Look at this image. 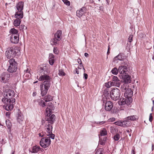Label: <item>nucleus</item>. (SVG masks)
<instances>
[{"label":"nucleus","mask_w":154,"mask_h":154,"mask_svg":"<svg viewBox=\"0 0 154 154\" xmlns=\"http://www.w3.org/2000/svg\"><path fill=\"white\" fill-rule=\"evenodd\" d=\"M85 56L86 57H88V54L87 53H85Z\"/></svg>","instance_id":"63"},{"label":"nucleus","mask_w":154,"mask_h":154,"mask_svg":"<svg viewBox=\"0 0 154 154\" xmlns=\"http://www.w3.org/2000/svg\"><path fill=\"white\" fill-rule=\"evenodd\" d=\"M68 8V9L69 10H70V11L72 10V7H71V6H69L68 7V8Z\"/></svg>","instance_id":"59"},{"label":"nucleus","mask_w":154,"mask_h":154,"mask_svg":"<svg viewBox=\"0 0 154 154\" xmlns=\"http://www.w3.org/2000/svg\"><path fill=\"white\" fill-rule=\"evenodd\" d=\"M153 117L152 116V114L151 113L149 115V120L150 122H152V120Z\"/></svg>","instance_id":"52"},{"label":"nucleus","mask_w":154,"mask_h":154,"mask_svg":"<svg viewBox=\"0 0 154 154\" xmlns=\"http://www.w3.org/2000/svg\"><path fill=\"white\" fill-rule=\"evenodd\" d=\"M100 133V135L102 136L106 135L107 134V131L106 129L103 128L101 130Z\"/></svg>","instance_id":"32"},{"label":"nucleus","mask_w":154,"mask_h":154,"mask_svg":"<svg viewBox=\"0 0 154 154\" xmlns=\"http://www.w3.org/2000/svg\"><path fill=\"white\" fill-rule=\"evenodd\" d=\"M30 72V70L29 69H27V70H24V72L25 73L24 75H25L26 74H29V75H28L29 76H30L31 73Z\"/></svg>","instance_id":"45"},{"label":"nucleus","mask_w":154,"mask_h":154,"mask_svg":"<svg viewBox=\"0 0 154 154\" xmlns=\"http://www.w3.org/2000/svg\"><path fill=\"white\" fill-rule=\"evenodd\" d=\"M44 100L46 102L51 101L53 100V97L51 95H47L43 98Z\"/></svg>","instance_id":"30"},{"label":"nucleus","mask_w":154,"mask_h":154,"mask_svg":"<svg viewBox=\"0 0 154 154\" xmlns=\"http://www.w3.org/2000/svg\"><path fill=\"white\" fill-rule=\"evenodd\" d=\"M9 32L11 33V35H19L18 30L14 28L11 29Z\"/></svg>","instance_id":"27"},{"label":"nucleus","mask_w":154,"mask_h":154,"mask_svg":"<svg viewBox=\"0 0 154 154\" xmlns=\"http://www.w3.org/2000/svg\"><path fill=\"white\" fill-rule=\"evenodd\" d=\"M15 17L16 19L14 20L13 22V25L15 26H19L20 23L21 21V19L23 17H21L20 16L16 17L15 16Z\"/></svg>","instance_id":"16"},{"label":"nucleus","mask_w":154,"mask_h":154,"mask_svg":"<svg viewBox=\"0 0 154 154\" xmlns=\"http://www.w3.org/2000/svg\"><path fill=\"white\" fill-rule=\"evenodd\" d=\"M106 141V138L105 137H104L102 139L101 138L100 139L99 142L100 143L101 145H104Z\"/></svg>","instance_id":"34"},{"label":"nucleus","mask_w":154,"mask_h":154,"mask_svg":"<svg viewBox=\"0 0 154 154\" xmlns=\"http://www.w3.org/2000/svg\"><path fill=\"white\" fill-rule=\"evenodd\" d=\"M40 147L39 146H34L32 148L29 149V151L32 153H36L39 151L40 150Z\"/></svg>","instance_id":"20"},{"label":"nucleus","mask_w":154,"mask_h":154,"mask_svg":"<svg viewBox=\"0 0 154 154\" xmlns=\"http://www.w3.org/2000/svg\"><path fill=\"white\" fill-rule=\"evenodd\" d=\"M99 8H100V11H103V6H101Z\"/></svg>","instance_id":"64"},{"label":"nucleus","mask_w":154,"mask_h":154,"mask_svg":"<svg viewBox=\"0 0 154 154\" xmlns=\"http://www.w3.org/2000/svg\"><path fill=\"white\" fill-rule=\"evenodd\" d=\"M111 85L112 86L119 87L121 85V82L117 77L112 75L111 77Z\"/></svg>","instance_id":"9"},{"label":"nucleus","mask_w":154,"mask_h":154,"mask_svg":"<svg viewBox=\"0 0 154 154\" xmlns=\"http://www.w3.org/2000/svg\"><path fill=\"white\" fill-rule=\"evenodd\" d=\"M126 118L122 121V127H127L130 125V122L129 120H126Z\"/></svg>","instance_id":"28"},{"label":"nucleus","mask_w":154,"mask_h":154,"mask_svg":"<svg viewBox=\"0 0 154 154\" xmlns=\"http://www.w3.org/2000/svg\"><path fill=\"white\" fill-rule=\"evenodd\" d=\"M51 79V77L46 74H44L41 75L38 79L39 81H42L45 80V81H48L50 80Z\"/></svg>","instance_id":"19"},{"label":"nucleus","mask_w":154,"mask_h":154,"mask_svg":"<svg viewBox=\"0 0 154 154\" xmlns=\"http://www.w3.org/2000/svg\"><path fill=\"white\" fill-rule=\"evenodd\" d=\"M10 75L7 72H3L0 76V81L2 83H6L9 79Z\"/></svg>","instance_id":"11"},{"label":"nucleus","mask_w":154,"mask_h":154,"mask_svg":"<svg viewBox=\"0 0 154 154\" xmlns=\"http://www.w3.org/2000/svg\"><path fill=\"white\" fill-rule=\"evenodd\" d=\"M50 136L49 137H43L40 141L39 143L41 146L43 148L48 147L51 144V140Z\"/></svg>","instance_id":"8"},{"label":"nucleus","mask_w":154,"mask_h":154,"mask_svg":"<svg viewBox=\"0 0 154 154\" xmlns=\"http://www.w3.org/2000/svg\"><path fill=\"white\" fill-rule=\"evenodd\" d=\"M86 11V8L82 7L80 9L76 11V16L79 18L81 17Z\"/></svg>","instance_id":"18"},{"label":"nucleus","mask_w":154,"mask_h":154,"mask_svg":"<svg viewBox=\"0 0 154 154\" xmlns=\"http://www.w3.org/2000/svg\"><path fill=\"white\" fill-rule=\"evenodd\" d=\"M6 124L8 129H9V131H10L12 125L11 123L9 120H7L6 121Z\"/></svg>","instance_id":"31"},{"label":"nucleus","mask_w":154,"mask_h":154,"mask_svg":"<svg viewBox=\"0 0 154 154\" xmlns=\"http://www.w3.org/2000/svg\"><path fill=\"white\" fill-rule=\"evenodd\" d=\"M133 35H130L128 37V40L130 42H131L132 41Z\"/></svg>","instance_id":"49"},{"label":"nucleus","mask_w":154,"mask_h":154,"mask_svg":"<svg viewBox=\"0 0 154 154\" xmlns=\"http://www.w3.org/2000/svg\"><path fill=\"white\" fill-rule=\"evenodd\" d=\"M78 63L79 64V63H82V61L80 59H78Z\"/></svg>","instance_id":"62"},{"label":"nucleus","mask_w":154,"mask_h":154,"mask_svg":"<svg viewBox=\"0 0 154 154\" xmlns=\"http://www.w3.org/2000/svg\"><path fill=\"white\" fill-rule=\"evenodd\" d=\"M106 122L105 121H103L101 122H96L95 123L97 124H99L100 125H102L105 123Z\"/></svg>","instance_id":"48"},{"label":"nucleus","mask_w":154,"mask_h":154,"mask_svg":"<svg viewBox=\"0 0 154 154\" xmlns=\"http://www.w3.org/2000/svg\"><path fill=\"white\" fill-rule=\"evenodd\" d=\"M55 116L54 114H52L51 117H49L48 118V119H47L46 120V122H49V121L50 120H53L54 121H54H55Z\"/></svg>","instance_id":"37"},{"label":"nucleus","mask_w":154,"mask_h":154,"mask_svg":"<svg viewBox=\"0 0 154 154\" xmlns=\"http://www.w3.org/2000/svg\"><path fill=\"white\" fill-rule=\"evenodd\" d=\"M54 60L53 59H49V63L51 65H53L54 63Z\"/></svg>","instance_id":"47"},{"label":"nucleus","mask_w":154,"mask_h":154,"mask_svg":"<svg viewBox=\"0 0 154 154\" xmlns=\"http://www.w3.org/2000/svg\"><path fill=\"white\" fill-rule=\"evenodd\" d=\"M115 118H110L109 120L110 122H113L115 121Z\"/></svg>","instance_id":"56"},{"label":"nucleus","mask_w":154,"mask_h":154,"mask_svg":"<svg viewBox=\"0 0 154 154\" xmlns=\"http://www.w3.org/2000/svg\"><path fill=\"white\" fill-rule=\"evenodd\" d=\"M9 65L8 69V71L10 73L15 72L17 69L18 63L13 58L10 59L8 61Z\"/></svg>","instance_id":"4"},{"label":"nucleus","mask_w":154,"mask_h":154,"mask_svg":"<svg viewBox=\"0 0 154 154\" xmlns=\"http://www.w3.org/2000/svg\"><path fill=\"white\" fill-rule=\"evenodd\" d=\"M37 101L38 105L42 107H44L46 106V103L42 100L39 99L37 100Z\"/></svg>","instance_id":"29"},{"label":"nucleus","mask_w":154,"mask_h":154,"mask_svg":"<svg viewBox=\"0 0 154 154\" xmlns=\"http://www.w3.org/2000/svg\"><path fill=\"white\" fill-rule=\"evenodd\" d=\"M24 118L23 115L20 112V110L18 112V116L17 118V121L20 124H22V122L23 121Z\"/></svg>","instance_id":"21"},{"label":"nucleus","mask_w":154,"mask_h":154,"mask_svg":"<svg viewBox=\"0 0 154 154\" xmlns=\"http://www.w3.org/2000/svg\"><path fill=\"white\" fill-rule=\"evenodd\" d=\"M105 86L106 87V88H109L111 86H112L111 85V81L109 82H106L105 84Z\"/></svg>","instance_id":"38"},{"label":"nucleus","mask_w":154,"mask_h":154,"mask_svg":"<svg viewBox=\"0 0 154 154\" xmlns=\"http://www.w3.org/2000/svg\"><path fill=\"white\" fill-rule=\"evenodd\" d=\"M19 28L20 30L22 31H23L24 30H26L27 29V27L23 25H21Z\"/></svg>","instance_id":"39"},{"label":"nucleus","mask_w":154,"mask_h":154,"mask_svg":"<svg viewBox=\"0 0 154 154\" xmlns=\"http://www.w3.org/2000/svg\"><path fill=\"white\" fill-rule=\"evenodd\" d=\"M120 138L119 135L118 134H116L114 137V139L116 141L118 140Z\"/></svg>","instance_id":"44"},{"label":"nucleus","mask_w":154,"mask_h":154,"mask_svg":"<svg viewBox=\"0 0 154 154\" xmlns=\"http://www.w3.org/2000/svg\"><path fill=\"white\" fill-rule=\"evenodd\" d=\"M39 136V137H44L47 136V135L46 134H44L43 133H40L38 134Z\"/></svg>","instance_id":"51"},{"label":"nucleus","mask_w":154,"mask_h":154,"mask_svg":"<svg viewBox=\"0 0 154 154\" xmlns=\"http://www.w3.org/2000/svg\"><path fill=\"white\" fill-rule=\"evenodd\" d=\"M24 3L22 2H19L16 5L17 11L15 14L16 17L20 16L21 17H23V9Z\"/></svg>","instance_id":"7"},{"label":"nucleus","mask_w":154,"mask_h":154,"mask_svg":"<svg viewBox=\"0 0 154 154\" xmlns=\"http://www.w3.org/2000/svg\"><path fill=\"white\" fill-rule=\"evenodd\" d=\"M113 106V103L111 101H107L105 103V109L106 111H110L112 109Z\"/></svg>","instance_id":"14"},{"label":"nucleus","mask_w":154,"mask_h":154,"mask_svg":"<svg viewBox=\"0 0 154 154\" xmlns=\"http://www.w3.org/2000/svg\"><path fill=\"white\" fill-rule=\"evenodd\" d=\"M4 95L5 97L2 99V101L6 103L5 106L4 107L7 111H11L15 104V99L13 98L14 96V92L13 90H8L5 91Z\"/></svg>","instance_id":"1"},{"label":"nucleus","mask_w":154,"mask_h":154,"mask_svg":"<svg viewBox=\"0 0 154 154\" xmlns=\"http://www.w3.org/2000/svg\"><path fill=\"white\" fill-rule=\"evenodd\" d=\"M54 123L53 120H50L49 122H46L45 125V130L46 131L47 134L46 133L47 136H50V137L52 139H54L55 138V135L52 133V125Z\"/></svg>","instance_id":"2"},{"label":"nucleus","mask_w":154,"mask_h":154,"mask_svg":"<svg viewBox=\"0 0 154 154\" xmlns=\"http://www.w3.org/2000/svg\"><path fill=\"white\" fill-rule=\"evenodd\" d=\"M84 77H83L85 78V79H86L88 78V75L87 74L85 73H84Z\"/></svg>","instance_id":"55"},{"label":"nucleus","mask_w":154,"mask_h":154,"mask_svg":"<svg viewBox=\"0 0 154 154\" xmlns=\"http://www.w3.org/2000/svg\"><path fill=\"white\" fill-rule=\"evenodd\" d=\"M47 114V116H50L51 114V110L50 109L47 108L45 110Z\"/></svg>","instance_id":"36"},{"label":"nucleus","mask_w":154,"mask_h":154,"mask_svg":"<svg viewBox=\"0 0 154 154\" xmlns=\"http://www.w3.org/2000/svg\"><path fill=\"white\" fill-rule=\"evenodd\" d=\"M111 72L114 75H117L119 72L118 69L116 67H114L112 69Z\"/></svg>","instance_id":"33"},{"label":"nucleus","mask_w":154,"mask_h":154,"mask_svg":"<svg viewBox=\"0 0 154 154\" xmlns=\"http://www.w3.org/2000/svg\"><path fill=\"white\" fill-rule=\"evenodd\" d=\"M58 74L60 76H64L66 74L63 69H60L59 70Z\"/></svg>","instance_id":"40"},{"label":"nucleus","mask_w":154,"mask_h":154,"mask_svg":"<svg viewBox=\"0 0 154 154\" xmlns=\"http://www.w3.org/2000/svg\"><path fill=\"white\" fill-rule=\"evenodd\" d=\"M109 88H106L104 90L103 94L104 95H107L109 94Z\"/></svg>","instance_id":"43"},{"label":"nucleus","mask_w":154,"mask_h":154,"mask_svg":"<svg viewBox=\"0 0 154 154\" xmlns=\"http://www.w3.org/2000/svg\"><path fill=\"white\" fill-rule=\"evenodd\" d=\"M128 88L129 87L128 85L127 84H124L123 85H121L120 89L122 92L125 93Z\"/></svg>","instance_id":"25"},{"label":"nucleus","mask_w":154,"mask_h":154,"mask_svg":"<svg viewBox=\"0 0 154 154\" xmlns=\"http://www.w3.org/2000/svg\"><path fill=\"white\" fill-rule=\"evenodd\" d=\"M133 95V91L131 89L128 88L124 93V96L125 98L129 99L128 103H131L132 100L131 98Z\"/></svg>","instance_id":"12"},{"label":"nucleus","mask_w":154,"mask_h":154,"mask_svg":"<svg viewBox=\"0 0 154 154\" xmlns=\"http://www.w3.org/2000/svg\"><path fill=\"white\" fill-rule=\"evenodd\" d=\"M110 49V48L109 47V45L108 47V51H107V55H108L110 53V51H109Z\"/></svg>","instance_id":"57"},{"label":"nucleus","mask_w":154,"mask_h":154,"mask_svg":"<svg viewBox=\"0 0 154 154\" xmlns=\"http://www.w3.org/2000/svg\"><path fill=\"white\" fill-rule=\"evenodd\" d=\"M116 125L122 127V121H117L114 123Z\"/></svg>","instance_id":"41"},{"label":"nucleus","mask_w":154,"mask_h":154,"mask_svg":"<svg viewBox=\"0 0 154 154\" xmlns=\"http://www.w3.org/2000/svg\"><path fill=\"white\" fill-rule=\"evenodd\" d=\"M63 2L66 5L70 6V2L68 0H62Z\"/></svg>","instance_id":"42"},{"label":"nucleus","mask_w":154,"mask_h":154,"mask_svg":"<svg viewBox=\"0 0 154 154\" xmlns=\"http://www.w3.org/2000/svg\"><path fill=\"white\" fill-rule=\"evenodd\" d=\"M44 71L43 68L42 67H41L39 69V71L41 73L42 72Z\"/></svg>","instance_id":"58"},{"label":"nucleus","mask_w":154,"mask_h":154,"mask_svg":"<svg viewBox=\"0 0 154 154\" xmlns=\"http://www.w3.org/2000/svg\"><path fill=\"white\" fill-rule=\"evenodd\" d=\"M110 97L114 100H119L121 92L118 88H113L110 92Z\"/></svg>","instance_id":"6"},{"label":"nucleus","mask_w":154,"mask_h":154,"mask_svg":"<svg viewBox=\"0 0 154 154\" xmlns=\"http://www.w3.org/2000/svg\"><path fill=\"white\" fill-rule=\"evenodd\" d=\"M54 53L55 54H57L58 53V51L57 49V48L56 47H54L53 49Z\"/></svg>","instance_id":"46"},{"label":"nucleus","mask_w":154,"mask_h":154,"mask_svg":"<svg viewBox=\"0 0 154 154\" xmlns=\"http://www.w3.org/2000/svg\"><path fill=\"white\" fill-rule=\"evenodd\" d=\"M137 117L136 116H131L127 117L126 118V120H129L130 122L131 121H133L136 120Z\"/></svg>","instance_id":"26"},{"label":"nucleus","mask_w":154,"mask_h":154,"mask_svg":"<svg viewBox=\"0 0 154 154\" xmlns=\"http://www.w3.org/2000/svg\"><path fill=\"white\" fill-rule=\"evenodd\" d=\"M19 52V50L17 48L9 47L6 49L5 54L7 58L10 59L15 57Z\"/></svg>","instance_id":"3"},{"label":"nucleus","mask_w":154,"mask_h":154,"mask_svg":"<svg viewBox=\"0 0 154 154\" xmlns=\"http://www.w3.org/2000/svg\"><path fill=\"white\" fill-rule=\"evenodd\" d=\"M123 54L120 53L118 55L115 57L113 59V61L115 62L117 60L120 61L123 60L124 58V57L123 56Z\"/></svg>","instance_id":"22"},{"label":"nucleus","mask_w":154,"mask_h":154,"mask_svg":"<svg viewBox=\"0 0 154 154\" xmlns=\"http://www.w3.org/2000/svg\"><path fill=\"white\" fill-rule=\"evenodd\" d=\"M60 40H58L56 38H54L51 40V44L52 45H57L59 44V41Z\"/></svg>","instance_id":"24"},{"label":"nucleus","mask_w":154,"mask_h":154,"mask_svg":"<svg viewBox=\"0 0 154 154\" xmlns=\"http://www.w3.org/2000/svg\"><path fill=\"white\" fill-rule=\"evenodd\" d=\"M83 67V65L82 63H79V65L78 67L77 68L78 69H81Z\"/></svg>","instance_id":"54"},{"label":"nucleus","mask_w":154,"mask_h":154,"mask_svg":"<svg viewBox=\"0 0 154 154\" xmlns=\"http://www.w3.org/2000/svg\"><path fill=\"white\" fill-rule=\"evenodd\" d=\"M119 72L121 74V76L127 74L128 71L127 67L124 65L119 66L118 68Z\"/></svg>","instance_id":"13"},{"label":"nucleus","mask_w":154,"mask_h":154,"mask_svg":"<svg viewBox=\"0 0 154 154\" xmlns=\"http://www.w3.org/2000/svg\"><path fill=\"white\" fill-rule=\"evenodd\" d=\"M62 34V31L60 30H58L55 33L54 35V38L58 39V40H61V35Z\"/></svg>","instance_id":"23"},{"label":"nucleus","mask_w":154,"mask_h":154,"mask_svg":"<svg viewBox=\"0 0 154 154\" xmlns=\"http://www.w3.org/2000/svg\"><path fill=\"white\" fill-rule=\"evenodd\" d=\"M36 94L37 93L36 92H34L32 94V96L33 97L35 96L36 95Z\"/></svg>","instance_id":"60"},{"label":"nucleus","mask_w":154,"mask_h":154,"mask_svg":"<svg viewBox=\"0 0 154 154\" xmlns=\"http://www.w3.org/2000/svg\"><path fill=\"white\" fill-rule=\"evenodd\" d=\"M74 74L77 73V74H79V69L77 68H75L74 71Z\"/></svg>","instance_id":"53"},{"label":"nucleus","mask_w":154,"mask_h":154,"mask_svg":"<svg viewBox=\"0 0 154 154\" xmlns=\"http://www.w3.org/2000/svg\"><path fill=\"white\" fill-rule=\"evenodd\" d=\"M103 149L102 148L98 149L95 153V154H103Z\"/></svg>","instance_id":"35"},{"label":"nucleus","mask_w":154,"mask_h":154,"mask_svg":"<svg viewBox=\"0 0 154 154\" xmlns=\"http://www.w3.org/2000/svg\"><path fill=\"white\" fill-rule=\"evenodd\" d=\"M54 55L52 54H50L49 56V59H54Z\"/></svg>","instance_id":"50"},{"label":"nucleus","mask_w":154,"mask_h":154,"mask_svg":"<svg viewBox=\"0 0 154 154\" xmlns=\"http://www.w3.org/2000/svg\"><path fill=\"white\" fill-rule=\"evenodd\" d=\"M10 115V113L9 112H7L6 113V115L7 116H9Z\"/></svg>","instance_id":"61"},{"label":"nucleus","mask_w":154,"mask_h":154,"mask_svg":"<svg viewBox=\"0 0 154 154\" xmlns=\"http://www.w3.org/2000/svg\"><path fill=\"white\" fill-rule=\"evenodd\" d=\"M10 39L11 43L14 44L17 43L19 41V35H11Z\"/></svg>","instance_id":"17"},{"label":"nucleus","mask_w":154,"mask_h":154,"mask_svg":"<svg viewBox=\"0 0 154 154\" xmlns=\"http://www.w3.org/2000/svg\"><path fill=\"white\" fill-rule=\"evenodd\" d=\"M50 85V80L45 81L42 85H41L40 90L42 96H44L46 94Z\"/></svg>","instance_id":"5"},{"label":"nucleus","mask_w":154,"mask_h":154,"mask_svg":"<svg viewBox=\"0 0 154 154\" xmlns=\"http://www.w3.org/2000/svg\"><path fill=\"white\" fill-rule=\"evenodd\" d=\"M129 99L127 98H125L123 99H120L119 101V103L120 105H122V106H124V107H127L125 108V109H128V106H130L131 103H128Z\"/></svg>","instance_id":"10"},{"label":"nucleus","mask_w":154,"mask_h":154,"mask_svg":"<svg viewBox=\"0 0 154 154\" xmlns=\"http://www.w3.org/2000/svg\"><path fill=\"white\" fill-rule=\"evenodd\" d=\"M121 76L125 84H128L131 82V77L127 73Z\"/></svg>","instance_id":"15"}]
</instances>
